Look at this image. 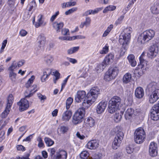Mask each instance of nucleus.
<instances>
[{
	"label": "nucleus",
	"instance_id": "f704fd0d",
	"mask_svg": "<svg viewBox=\"0 0 159 159\" xmlns=\"http://www.w3.org/2000/svg\"><path fill=\"white\" fill-rule=\"evenodd\" d=\"M90 22L91 19L90 18L88 17H87L85 21L81 23L80 25V27L81 28H83L84 25L87 26L90 24Z\"/></svg>",
	"mask_w": 159,
	"mask_h": 159
},
{
	"label": "nucleus",
	"instance_id": "393cba45",
	"mask_svg": "<svg viewBox=\"0 0 159 159\" xmlns=\"http://www.w3.org/2000/svg\"><path fill=\"white\" fill-rule=\"evenodd\" d=\"M114 58V56L113 54H109L106 57L103 62L107 65L113 61Z\"/></svg>",
	"mask_w": 159,
	"mask_h": 159
},
{
	"label": "nucleus",
	"instance_id": "a19ab883",
	"mask_svg": "<svg viewBox=\"0 0 159 159\" xmlns=\"http://www.w3.org/2000/svg\"><path fill=\"white\" fill-rule=\"evenodd\" d=\"M73 101V99L71 97H69L66 100V108L68 109Z\"/></svg>",
	"mask_w": 159,
	"mask_h": 159
},
{
	"label": "nucleus",
	"instance_id": "8fccbe9b",
	"mask_svg": "<svg viewBox=\"0 0 159 159\" xmlns=\"http://www.w3.org/2000/svg\"><path fill=\"white\" fill-rule=\"evenodd\" d=\"M77 9V7H73L71 9H70L68 10L67 11H66L65 14L66 15H69L74 11H76Z\"/></svg>",
	"mask_w": 159,
	"mask_h": 159
},
{
	"label": "nucleus",
	"instance_id": "ddd939ff",
	"mask_svg": "<svg viewBox=\"0 0 159 159\" xmlns=\"http://www.w3.org/2000/svg\"><path fill=\"white\" fill-rule=\"evenodd\" d=\"M37 86L36 84H34L32 86L26 89L24 93L25 98H29L32 97L33 95L37 91Z\"/></svg>",
	"mask_w": 159,
	"mask_h": 159
},
{
	"label": "nucleus",
	"instance_id": "6ab92c4d",
	"mask_svg": "<svg viewBox=\"0 0 159 159\" xmlns=\"http://www.w3.org/2000/svg\"><path fill=\"white\" fill-rule=\"evenodd\" d=\"M139 59L140 64L138 66L139 67V69L140 68H141L140 71H142L143 74L145 72L147 68V62L144 60L143 58L141 57H140Z\"/></svg>",
	"mask_w": 159,
	"mask_h": 159
},
{
	"label": "nucleus",
	"instance_id": "0eeeda50",
	"mask_svg": "<svg viewBox=\"0 0 159 159\" xmlns=\"http://www.w3.org/2000/svg\"><path fill=\"white\" fill-rule=\"evenodd\" d=\"M145 137V133L142 128H139L136 130L134 133V139L136 143L140 144L143 143Z\"/></svg>",
	"mask_w": 159,
	"mask_h": 159
},
{
	"label": "nucleus",
	"instance_id": "774afa93",
	"mask_svg": "<svg viewBox=\"0 0 159 159\" xmlns=\"http://www.w3.org/2000/svg\"><path fill=\"white\" fill-rule=\"evenodd\" d=\"M67 4V7H69L70 6H75L76 3L75 2H66Z\"/></svg>",
	"mask_w": 159,
	"mask_h": 159
},
{
	"label": "nucleus",
	"instance_id": "a878e982",
	"mask_svg": "<svg viewBox=\"0 0 159 159\" xmlns=\"http://www.w3.org/2000/svg\"><path fill=\"white\" fill-rule=\"evenodd\" d=\"M64 24L62 22L58 23L57 22H54L52 24V26L56 30L57 32H59L60 29L63 26Z\"/></svg>",
	"mask_w": 159,
	"mask_h": 159
},
{
	"label": "nucleus",
	"instance_id": "4be33fe9",
	"mask_svg": "<svg viewBox=\"0 0 159 159\" xmlns=\"http://www.w3.org/2000/svg\"><path fill=\"white\" fill-rule=\"evenodd\" d=\"M94 120L92 117L87 118L84 121V125L87 127H92L95 125Z\"/></svg>",
	"mask_w": 159,
	"mask_h": 159
},
{
	"label": "nucleus",
	"instance_id": "0e129e2a",
	"mask_svg": "<svg viewBox=\"0 0 159 159\" xmlns=\"http://www.w3.org/2000/svg\"><path fill=\"white\" fill-rule=\"evenodd\" d=\"M59 39L62 40H71L70 37H59Z\"/></svg>",
	"mask_w": 159,
	"mask_h": 159
},
{
	"label": "nucleus",
	"instance_id": "72a5a7b5",
	"mask_svg": "<svg viewBox=\"0 0 159 159\" xmlns=\"http://www.w3.org/2000/svg\"><path fill=\"white\" fill-rule=\"evenodd\" d=\"M16 74L14 72L9 71V77L12 82H15L16 80Z\"/></svg>",
	"mask_w": 159,
	"mask_h": 159
},
{
	"label": "nucleus",
	"instance_id": "338daca9",
	"mask_svg": "<svg viewBox=\"0 0 159 159\" xmlns=\"http://www.w3.org/2000/svg\"><path fill=\"white\" fill-rule=\"evenodd\" d=\"M60 131L62 133H64L68 130L66 127L65 126H61L60 128Z\"/></svg>",
	"mask_w": 159,
	"mask_h": 159
},
{
	"label": "nucleus",
	"instance_id": "f257e3e1",
	"mask_svg": "<svg viewBox=\"0 0 159 159\" xmlns=\"http://www.w3.org/2000/svg\"><path fill=\"white\" fill-rule=\"evenodd\" d=\"M100 94V89L97 87H93L87 95V97L83 102L84 107L88 108L96 101Z\"/></svg>",
	"mask_w": 159,
	"mask_h": 159
},
{
	"label": "nucleus",
	"instance_id": "4d7b16f0",
	"mask_svg": "<svg viewBox=\"0 0 159 159\" xmlns=\"http://www.w3.org/2000/svg\"><path fill=\"white\" fill-rule=\"evenodd\" d=\"M108 47L106 46L103 48L102 50L100 51V53L102 54H106L108 52Z\"/></svg>",
	"mask_w": 159,
	"mask_h": 159
},
{
	"label": "nucleus",
	"instance_id": "c03bdc74",
	"mask_svg": "<svg viewBox=\"0 0 159 159\" xmlns=\"http://www.w3.org/2000/svg\"><path fill=\"white\" fill-rule=\"evenodd\" d=\"M19 2V0H8V4L11 6H13L15 5H17Z\"/></svg>",
	"mask_w": 159,
	"mask_h": 159
},
{
	"label": "nucleus",
	"instance_id": "c85d7f7f",
	"mask_svg": "<svg viewBox=\"0 0 159 159\" xmlns=\"http://www.w3.org/2000/svg\"><path fill=\"white\" fill-rule=\"evenodd\" d=\"M131 75L129 73L126 74L124 76L123 81L124 83L127 84L129 82L131 79Z\"/></svg>",
	"mask_w": 159,
	"mask_h": 159
},
{
	"label": "nucleus",
	"instance_id": "58836bf2",
	"mask_svg": "<svg viewBox=\"0 0 159 159\" xmlns=\"http://www.w3.org/2000/svg\"><path fill=\"white\" fill-rule=\"evenodd\" d=\"M113 26L112 25H110L107 28V29L105 31L102 37H106L108 34L109 33L111 30L113 28Z\"/></svg>",
	"mask_w": 159,
	"mask_h": 159
},
{
	"label": "nucleus",
	"instance_id": "4c0bfd02",
	"mask_svg": "<svg viewBox=\"0 0 159 159\" xmlns=\"http://www.w3.org/2000/svg\"><path fill=\"white\" fill-rule=\"evenodd\" d=\"M17 67V63L15 61L13 62L11 66L8 68V70L9 71L14 72V70Z\"/></svg>",
	"mask_w": 159,
	"mask_h": 159
},
{
	"label": "nucleus",
	"instance_id": "e433bc0d",
	"mask_svg": "<svg viewBox=\"0 0 159 159\" xmlns=\"http://www.w3.org/2000/svg\"><path fill=\"white\" fill-rule=\"evenodd\" d=\"M35 78V77L34 75L31 76V78L28 80L27 82L25 84V87L28 89L30 87H31L30 85L32 84L33 82V80Z\"/></svg>",
	"mask_w": 159,
	"mask_h": 159
},
{
	"label": "nucleus",
	"instance_id": "680f3d73",
	"mask_svg": "<svg viewBox=\"0 0 159 159\" xmlns=\"http://www.w3.org/2000/svg\"><path fill=\"white\" fill-rule=\"evenodd\" d=\"M124 18V16H121L116 21V24L117 25L121 23Z\"/></svg>",
	"mask_w": 159,
	"mask_h": 159
},
{
	"label": "nucleus",
	"instance_id": "ea45409f",
	"mask_svg": "<svg viewBox=\"0 0 159 159\" xmlns=\"http://www.w3.org/2000/svg\"><path fill=\"white\" fill-rule=\"evenodd\" d=\"M44 141L46 144L48 146L52 145L54 143V142L48 138H45Z\"/></svg>",
	"mask_w": 159,
	"mask_h": 159
},
{
	"label": "nucleus",
	"instance_id": "c756f323",
	"mask_svg": "<svg viewBox=\"0 0 159 159\" xmlns=\"http://www.w3.org/2000/svg\"><path fill=\"white\" fill-rule=\"evenodd\" d=\"M151 10L152 12L155 14H158L159 13V5L157 4L154 5L151 7Z\"/></svg>",
	"mask_w": 159,
	"mask_h": 159
},
{
	"label": "nucleus",
	"instance_id": "052dcab7",
	"mask_svg": "<svg viewBox=\"0 0 159 159\" xmlns=\"http://www.w3.org/2000/svg\"><path fill=\"white\" fill-rule=\"evenodd\" d=\"M133 148L130 146H127L126 147V151L128 153L131 154L133 152Z\"/></svg>",
	"mask_w": 159,
	"mask_h": 159
},
{
	"label": "nucleus",
	"instance_id": "dca6fc26",
	"mask_svg": "<svg viewBox=\"0 0 159 159\" xmlns=\"http://www.w3.org/2000/svg\"><path fill=\"white\" fill-rule=\"evenodd\" d=\"M158 52V48L154 45L151 47L148 52V57L150 58L155 57Z\"/></svg>",
	"mask_w": 159,
	"mask_h": 159
},
{
	"label": "nucleus",
	"instance_id": "37998d69",
	"mask_svg": "<svg viewBox=\"0 0 159 159\" xmlns=\"http://www.w3.org/2000/svg\"><path fill=\"white\" fill-rule=\"evenodd\" d=\"M127 45V44H126V45L125 44L124 45H123L122 44V47L120 49V57L123 56L124 55L125 52H126V51L127 50V49L126 48V46Z\"/></svg>",
	"mask_w": 159,
	"mask_h": 159
},
{
	"label": "nucleus",
	"instance_id": "13d9d810",
	"mask_svg": "<svg viewBox=\"0 0 159 159\" xmlns=\"http://www.w3.org/2000/svg\"><path fill=\"white\" fill-rule=\"evenodd\" d=\"M42 42H38V49H41L42 48H43V47L44 46L45 42L42 41Z\"/></svg>",
	"mask_w": 159,
	"mask_h": 159
},
{
	"label": "nucleus",
	"instance_id": "9b49d317",
	"mask_svg": "<svg viewBox=\"0 0 159 159\" xmlns=\"http://www.w3.org/2000/svg\"><path fill=\"white\" fill-rule=\"evenodd\" d=\"M151 117L152 119L154 120H157L159 119V102L157 104L152 107Z\"/></svg>",
	"mask_w": 159,
	"mask_h": 159
},
{
	"label": "nucleus",
	"instance_id": "5fc2aeb1",
	"mask_svg": "<svg viewBox=\"0 0 159 159\" xmlns=\"http://www.w3.org/2000/svg\"><path fill=\"white\" fill-rule=\"evenodd\" d=\"M70 76V75H68L63 81V82L62 84L61 85V89L60 91H61L65 87L67 81L68 80V79L69 78Z\"/></svg>",
	"mask_w": 159,
	"mask_h": 159
},
{
	"label": "nucleus",
	"instance_id": "3c124183",
	"mask_svg": "<svg viewBox=\"0 0 159 159\" xmlns=\"http://www.w3.org/2000/svg\"><path fill=\"white\" fill-rule=\"evenodd\" d=\"M62 34L64 35H70V32L69 29L64 28L61 30Z\"/></svg>",
	"mask_w": 159,
	"mask_h": 159
},
{
	"label": "nucleus",
	"instance_id": "e2e57ef3",
	"mask_svg": "<svg viewBox=\"0 0 159 159\" xmlns=\"http://www.w3.org/2000/svg\"><path fill=\"white\" fill-rule=\"evenodd\" d=\"M59 14V12L58 11H57L55 14L52 15L50 18V21L51 22H53L54 21L55 19L56 18L57 16Z\"/></svg>",
	"mask_w": 159,
	"mask_h": 159
},
{
	"label": "nucleus",
	"instance_id": "423d86ee",
	"mask_svg": "<svg viewBox=\"0 0 159 159\" xmlns=\"http://www.w3.org/2000/svg\"><path fill=\"white\" fill-rule=\"evenodd\" d=\"M87 108L83 107L82 103L81 108H79L73 116L72 123L74 124L77 125L82 121L85 114V109Z\"/></svg>",
	"mask_w": 159,
	"mask_h": 159
},
{
	"label": "nucleus",
	"instance_id": "c9c22d12",
	"mask_svg": "<svg viewBox=\"0 0 159 159\" xmlns=\"http://www.w3.org/2000/svg\"><path fill=\"white\" fill-rule=\"evenodd\" d=\"M116 7L113 5H109L106 7L103 10V13H105L108 11H112L116 9Z\"/></svg>",
	"mask_w": 159,
	"mask_h": 159
},
{
	"label": "nucleus",
	"instance_id": "39448f33",
	"mask_svg": "<svg viewBox=\"0 0 159 159\" xmlns=\"http://www.w3.org/2000/svg\"><path fill=\"white\" fill-rule=\"evenodd\" d=\"M121 102L120 98L117 96L112 98L109 102L108 111L113 113L118 108Z\"/></svg>",
	"mask_w": 159,
	"mask_h": 159
},
{
	"label": "nucleus",
	"instance_id": "79ce46f5",
	"mask_svg": "<svg viewBox=\"0 0 159 159\" xmlns=\"http://www.w3.org/2000/svg\"><path fill=\"white\" fill-rule=\"evenodd\" d=\"M89 156V153L86 151L82 152L80 155V158L82 159H86Z\"/></svg>",
	"mask_w": 159,
	"mask_h": 159
},
{
	"label": "nucleus",
	"instance_id": "69168bd1",
	"mask_svg": "<svg viewBox=\"0 0 159 159\" xmlns=\"http://www.w3.org/2000/svg\"><path fill=\"white\" fill-rule=\"evenodd\" d=\"M67 59L71 63L73 64H75L77 62V61L75 59H73L67 57Z\"/></svg>",
	"mask_w": 159,
	"mask_h": 159
},
{
	"label": "nucleus",
	"instance_id": "9d476101",
	"mask_svg": "<svg viewBox=\"0 0 159 159\" xmlns=\"http://www.w3.org/2000/svg\"><path fill=\"white\" fill-rule=\"evenodd\" d=\"M13 101V98L12 95L11 94L9 95L7 99V103L6 109L1 115L2 118H5L7 116L9 112Z\"/></svg>",
	"mask_w": 159,
	"mask_h": 159
},
{
	"label": "nucleus",
	"instance_id": "49530a36",
	"mask_svg": "<svg viewBox=\"0 0 159 159\" xmlns=\"http://www.w3.org/2000/svg\"><path fill=\"white\" fill-rule=\"evenodd\" d=\"M122 118V116L119 113H116L114 116V119L116 122H119Z\"/></svg>",
	"mask_w": 159,
	"mask_h": 159
},
{
	"label": "nucleus",
	"instance_id": "7ed1b4c3",
	"mask_svg": "<svg viewBox=\"0 0 159 159\" xmlns=\"http://www.w3.org/2000/svg\"><path fill=\"white\" fill-rule=\"evenodd\" d=\"M155 35V31L152 30H146L138 37V41L141 44H144L152 39Z\"/></svg>",
	"mask_w": 159,
	"mask_h": 159
},
{
	"label": "nucleus",
	"instance_id": "473e14b6",
	"mask_svg": "<svg viewBox=\"0 0 159 159\" xmlns=\"http://www.w3.org/2000/svg\"><path fill=\"white\" fill-rule=\"evenodd\" d=\"M53 60V58L52 56L50 55H47L44 57V60L48 64H50Z\"/></svg>",
	"mask_w": 159,
	"mask_h": 159
},
{
	"label": "nucleus",
	"instance_id": "09e8293b",
	"mask_svg": "<svg viewBox=\"0 0 159 159\" xmlns=\"http://www.w3.org/2000/svg\"><path fill=\"white\" fill-rule=\"evenodd\" d=\"M50 156L52 159H54L56 157V155H55L56 152V150L55 148H52L50 149Z\"/></svg>",
	"mask_w": 159,
	"mask_h": 159
},
{
	"label": "nucleus",
	"instance_id": "5701e85b",
	"mask_svg": "<svg viewBox=\"0 0 159 159\" xmlns=\"http://www.w3.org/2000/svg\"><path fill=\"white\" fill-rule=\"evenodd\" d=\"M144 94V91L142 88L139 87L136 89L135 92V95L136 98H143Z\"/></svg>",
	"mask_w": 159,
	"mask_h": 159
},
{
	"label": "nucleus",
	"instance_id": "603ef678",
	"mask_svg": "<svg viewBox=\"0 0 159 159\" xmlns=\"http://www.w3.org/2000/svg\"><path fill=\"white\" fill-rule=\"evenodd\" d=\"M5 131L2 130L0 132V142H1L4 139H5Z\"/></svg>",
	"mask_w": 159,
	"mask_h": 159
},
{
	"label": "nucleus",
	"instance_id": "7c9ffc66",
	"mask_svg": "<svg viewBox=\"0 0 159 159\" xmlns=\"http://www.w3.org/2000/svg\"><path fill=\"white\" fill-rule=\"evenodd\" d=\"M106 65L102 62V63L98 64L95 68V71L97 73H100L103 71V69L106 67Z\"/></svg>",
	"mask_w": 159,
	"mask_h": 159
},
{
	"label": "nucleus",
	"instance_id": "412c9836",
	"mask_svg": "<svg viewBox=\"0 0 159 159\" xmlns=\"http://www.w3.org/2000/svg\"><path fill=\"white\" fill-rule=\"evenodd\" d=\"M66 152L64 150H61L56 152V157L54 159H66Z\"/></svg>",
	"mask_w": 159,
	"mask_h": 159
},
{
	"label": "nucleus",
	"instance_id": "f3484780",
	"mask_svg": "<svg viewBox=\"0 0 159 159\" xmlns=\"http://www.w3.org/2000/svg\"><path fill=\"white\" fill-rule=\"evenodd\" d=\"M52 71V69L50 68H46L44 70L43 74L41 77V80L42 82H45L46 81L51 74Z\"/></svg>",
	"mask_w": 159,
	"mask_h": 159
},
{
	"label": "nucleus",
	"instance_id": "20e7f679",
	"mask_svg": "<svg viewBox=\"0 0 159 159\" xmlns=\"http://www.w3.org/2000/svg\"><path fill=\"white\" fill-rule=\"evenodd\" d=\"M132 31V28L130 27H127L124 30L123 33L120 35L119 40L120 44L123 45L128 44L130 39V34Z\"/></svg>",
	"mask_w": 159,
	"mask_h": 159
},
{
	"label": "nucleus",
	"instance_id": "b1692460",
	"mask_svg": "<svg viewBox=\"0 0 159 159\" xmlns=\"http://www.w3.org/2000/svg\"><path fill=\"white\" fill-rule=\"evenodd\" d=\"M72 113L70 111L67 110L65 111L62 115V120L64 121H68L70 118Z\"/></svg>",
	"mask_w": 159,
	"mask_h": 159
},
{
	"label": "nucleus",
	"instance_id": "6e6552de",
	"mask_svg": "<svg viewBox=\"0 0 159 159\" xmlns=\"http://www.w3.org/2000/svg\"><path fill=\"white\" fill-rule=\"evenodd\" d=\"M117 67H115L110 68L107 71L104 76V79L106 81H110L114 79L118 73Z\"/></svg>",
	"mask_w": 159,
	"mask_h": 159
},
{
	"label": "nucleus",
	"instance_id": "a211bd4d",
	"mask_svg": "<svg viewBox=\"0 0 159 159\" xmlns=\"http://www.w3.org/2000/svg\"><path fill=\"white\" fill-rule=\"evenodd\" d=\"M106 102L102 101L100 102L97 106V112L98 114H101L103 112L107 106Z\"/></svg>",
	"mask_w": 159,
	"mask_h": 159
},
{
	"label": "nucleus",
	"instance_id": "de8ad7c7",
	"mask_svg": "<svg viewBox=\"0 0 159 159\" xmlns=\"http://www.w3.org/2000/svg\"><path fill=\"white\" fill-rule=\"evenodd\" d=\"M38 42H42L43 41L46 42V38L43 34L39 35L38 38Z\"/></svg>",
	"mask_w": 159,
	"mask_h": 159
},
{
	"label": "nucleus",
	"instance_id": "4468645a",
	"mask_svg": "<svg viewBox=\"0 0 159 159\" xmlns=\"http://www.w3.org/2000/svg\"><path fill=\"white\" fill-rule=\"evenodd\" d=\"M26 98L22 99L17 103L19 106V110L22 111L27 109L29 107V102L26 99Z\"/></svg>",
	"mask_w": 159,
	"mask_h": 159
},
{
	"label": "nucleus",
	"instance_id": "2f4dec72",
	"mask_svg": "<svg viewBox=\"0 0 159 159\" xmlns=\"http://www.w3.org/2000/svg\"><path fill=\"white\" fill-rule=\"evenodd\" d=\"M42 16L41 15H40L39 16V17L38 21L36 22L35 24V27L36 28H38L41 25H45L46 23H43V21L42 20Z\"/></svg>",
	"mask_w": 159,
	"mask_h": 159
},
{
	"label": "nucleus",
	"instance_id": "cd10ccee",
	"mask_svg": "<svg viewBox=\"0 0 159 159\" xmlns=\"http://www.w3.org/2000/svg\"><path fill=\"white\" fill-rule=\"evenodd\" d=\"M127 58L132 66L134 67L136 65V62L135 59V57L133 55H129L128 57Z\"/></svg>",
	"mask_w": 159,
	"mask_h": 159
},
{
	"label": "nucleus",
	"instance_id": "f8f14e48",
	"mask_svg": "<svg viewBox=\"0 0 159 159\" xmlns=\"http://www.w3.org/2000/svg\"><path fill=\"white\" fill-rule=\"evenodd\" d=\"M157 144L154 142H151L149 146V152L150 156L152 157L157 156Z\"/></svg>",
	"mask_w": 159,
	"mask_h": 159
},
{
	"label": "nucleus",
	"instance_id": "1a4fd4ad",
	"mask_svg": "<svg viewBox=\"0 0 159 159\" xmlns=\"http://www.w3.org/2000/svg\"><path fill=\"white\" fill-rule=\"evenodd\" d=\"M123 137L124 134L122 132L119 131L117 133L112 145V147L114 149H116L119 147Z\"/></svg>",
	"mask_w": 159,
	"mask_h": 159
},
{
	"label": "nucleus",
	"instance_id": "864d4df0",
	"mask_svg": "<svg viewBox=\"0 0 159 159\" xmlns=\"http://www.w3.org/2000/svg\"><path fill=\"white\" fill-rule=\"evenodd\" d=\"M37 140L39 142L38 146L39 148L43 147L44 146V144L42 142V139L40 137H39L37 139Z\"/></svg>",
	"mask_w": 159,
	"mask_h": 159
},
{
	"label": "nucleus",
	"instance_id": "bb28decb",
	"mask_svg": "<svg viewBox=\"0 0 159 159\" xmlns=\"http://www.w3.org/2000/svg\"><path fill=\"white\" fill-rule=\"evenodd\" d=\"M134 111L131 108H128L125 111V116L126 120L130 119L133 114Z\"/></svg>",
	"mask_w": 159,
	"mask_h": 159
},
{
	"label": "nucleus",
	"instance_id": "a18cd8bd",
	"mask_svg": "<svg viewBox=\"0 0 159 159\" xmlns=\"http://www.w3.org/2000/svg\"><path fill=\"white\" fill-rule=\"evenodd\" d=\"M53 75L55 76V78L54 79V83H56L57 81L60 78V74L56 71L55 72H53Z\"/></svg>",
	"mask_w": 159,
	"mask_h": 159
},
{
	"label": "nucleus",
	"instance_id": "aec40b11",
	"mask_svg": "<svg viewBox=\"0 0 159 159\" xmlns=\"http://www.w3.org/2000/svg\"><path fill=\"white\" fill-rule=\"evenodd\" d=\"M98 145V142L96 140H93L89 142L87 145V148L90 149H96Z\"/></svg>",
	"mask_w": 159,
	"mask_h": 159
},
{
	"label": "nucleus",
	"instance_id": "2eb2a0df",
	"mask_svg": "<svg viewBox=\"0 0 159 159\" xmlns=\"http://www.w3.org/2000/svg\"><path fill=\"white\" fill-rule=\"evenodd\" d=\"M86 97L87 96H86L85 91H78L75 96V100L76 102H80L82 101H84V99H85Z\"/></svg>",
	"mask_w": 159,
	"mask_h": 159
},
{
	"label": "nucleus",
	"instance_id": "f03ea898",
	"mask_svg": "<svg viewBox=\"0 0 159 159\" xmlns=\"http://www.w3.org/2000/svg\"><path fill=\"white\" fill-rule=\"evenodd\" d=\"M149 92L148 99L149 102L153 104L159 98V89L156 88L154 83H150L148 86Z\"/></svg>",
	"mask_w": 159,
	"mask_h": 159
},
{
	"label": "nucleus",
	"instance_id": "bf43d9fd",
	"mask_svg": "<svg viewBox=\"0 0 159 159\" xmlns=\"http://www.w3.org/2000/svg\"><path fill=\"white\" fill-rule=\"evenodd\" d=\"M7 43V39L4 40L2 43V46L0 50V52L1 53L3 52V50L4 49Z\"/></svg>",
	"mask_w": 159,
	"mask_h": 159
},
{
	"label": "nucleus",
	"instance_id": "6e6d98bb",
	"mask_svg": "<svg viewBox=\"0 0 159 159\" xmlns=\"http://www.w3.org/2000/svg\"><path fill=\"white\" fill-rule=\"evenodd\" d=\"M71 39L72 40H75L76 39H84L85 38V37L82 35H77L71 37Z\"/></svg>",
	"mask_w": 159,
	"mask_h": 159
}]
</instances>
